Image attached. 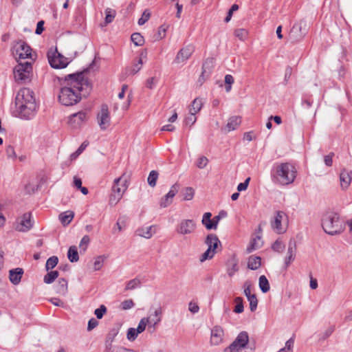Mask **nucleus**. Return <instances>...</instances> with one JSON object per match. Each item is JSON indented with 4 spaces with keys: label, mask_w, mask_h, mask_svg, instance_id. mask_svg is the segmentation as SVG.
Listing matches in <instances>:
<instances>
[{
    "label": "nucleus",
    "mask_w": 352,
    "mask_h": 352,
    "mask_svg": "<svg viewBox=\"0 0 352 352\" xmlns=\"http://www.w3.org/2000/svg\"><path fill=\"white\" fill-rule=\"evenodd\" d=\"M213 67V58H208L202 65V72L206 74V77H209Z\"/></svg>",
    "instance_id": "35"
},
{
    "label": "nucleus",
    "mask_w": 352,
    "mask_h": 352,
    "mask_svg": "<svg viewBox=\"0 0 352 352\" xmlns=\"http://www.w3.org/2000/svg\"><path fill=\"white\" fill-rule=\"evenodd\" d=\"M239 10V6L236 3H234L230 8L229 9L227 16H226L224 21L226 23H228L232 16L233 12Z\"/></svg>",
    "instance_id": "51"
},
{
    "label": "nucleus",
    "mask_w": 352,
    "mask_h": 352,
    "mask_svg": "<svg viewBox=\"0 0 352 352\" xmlns=\"http://www.w3.org/2000/svg\"><path fill=\"white\" fill-rule=\"evenodd\" d=\"M33 226V221H32V214L30 212H26L21 217L19 226L17 230L20 232H28Z\"/></svg>",
    "instance_id": "17"
},
{
    "label": "nucleus",
    "mask_w": 352,
    "mask_h": 352,
    "mask_svg": "<svg viewBox=\"0 0 352 352\" xmlns=\"http://www.w3.org/2000/svg\"><path fill=\"white\" fill-rule=\"evenodd\" d=\"M159 173L157 170H153L150 172L147 178V182L151 187H155L158 179Z\"/></svg>",
    "instance_id": "37"
},
{
    "label": "nucleus",
    "mask_w": 352,
    "mask_h": 352,
    "mask_svg": "<svg viewBox=\"0 0 352 352\" xmlns=\"http://www.w3.org/2000/svg\"><path fill=\"white\" fill-rule=\"evenodd\" d=\"M121 180L122 177H118L114 179L113 185L112 186V192L122 196L123 192L126 190L127 186H126V181L125 180L122 186L120 187V182Z\"/></svg>",
    "instance_id": "24"
},
{
    "label": "nucleus",
    "mask_w": 352,
    "mask_h": 352,
    "mask_svg": "<svg viewBox=\"0 0 352 352\" xmlns=\"http://www.w3.org/2000/svg\"><path fill=\"white\" fill-rule=\"evenodd\" d=\"M222 329L215 327L211 331V342L215 345L219 344L222 340Z\"/></svg>",
    "instance_id": "26"
},
{
    "label": "nucleus",
    "mask_w": 352,
    "mask_h": 352,
    "mask_svg": "<svg viewBox=\"0 0 352 352\" xmlns=\"http://www.w3.org/2000/svg\"><path fill=\"white\" fill-rule=\"evenodd\" d=\"M105 23L107 24L110 23L116 16V11L111 8H107L105 10Z\"/></svg>",
    "instance_id": "44"
},
{
    "label": "nucleus",
    "mask_w": 352,
    "mask_h": 352,
    "mask_svg": "<svg viewBox=\"0 0 352 352\" xmlns=\"http://www.w3.org/2000/svg\"><path fill=\"white\" fill-rule=\"evenodd\" d=\"M212 213L210 212H205L202 217L201 223L208 230H216L217 223L214 222L213 219H211Z\"/></svg>",
    "instance_id": "22"
},
{
    "label": "nucleus",
    "mask_w": 352,
    "mask_h": 352,
    "mask_svg": "<svg viewBox=\"0 0 352 352\" xmlns=\"http://www.w3.org/2000/svg\"><path fill=\"white\" fill-rule=\"evenodd\" d=\"M122 195H119L118 194L112 192L109 197V204L111 206H116L122 199Z\"/></svg>",
    "instance_id": "59"
},
{
    "label": "nucleus",
    "mask_w": 352,
    "mask_h": 352,
    "mask_svg": "<svg viewBox=\"0 0 352 352\" xmlns=\"http://www.w3.org/2000/svg\"><path fill=\"white\" fill-rule=\"evenodd\" d=\"M142 58H139L138 61L135 63H134L131 69L130 74H137L142 68Z\"/></svg>",
    "instance_id": "53"
},
{
    "label": "nucleus",
    "mask_w": 352,
    "mask_h": 352,
    "mask_svg": "<svg viewBox=\"0 0 352 352\" xmlns=\"http://www.w3.org/2000/svg\"><path fill=\"white\" fill-rule=\"evenodd\" d=\"M18 64L14 67L13 73L15 80L19 83H28L32 76V65L31 62L17 60Z\"/></svg>",
    "instance_id": "4"
},
{
    "label": "nucleus",
    "mask_w": 352,
    "mask_h": 352,
    "mask_svg": "<svg viewBox=\"0 0 352 352\" xmlns=\"http://www.w3.org/2000/svg\"><path fill=\"white\" fill-rule=\"evenodd\" d=\"M243 348L238 346L235 342H232L228 347L223 349V352H239Z\"/></svg>",
    "instance_id": "52"
},
{
    "label": "nucleus",
    "mask_w": 352,
    "mask_h": 352,
    "mask_svg": "<svg viewBox=\"0 0 352 352\" xmlns=\"http://www.w3.org/2000/svg\"><path fill=\"white\" fill-rule=\"evenodd\" d=\"M324 231L331 236L341 234L345 229V223L338 213L326 214L322 220Z\"/></svg>",
    "instance_id": "3"
},
{
    "label": "nucleus",
    "mask_w": 352,
    "mask_h": 352,
    "mask_svg": "<svg viewBox=\"0 0 352 352\" xmlns=\"http://www.w3.org/2000/svg\"><path fill=\"white\" fill-rule=\"evenodd\" d=\"M120 306L123 310H127V309H131L132 307H133L134 302H133V300L128 299V300H125L123 302H122Z\"/></svg>",
    "instance_id": "62"
},
{
    "label": "nucleus",
    "mask_w": 352,
    "mask_h": 352,
    "mask_svg": "<svg viewBox=\"0 0 352 352\" xmlns=\"http://www.w3.org/2000/svg\"><path fill=\"white\" fill-rule=\"evenodd\" d=\"M258 286L263 293H267L270 289V283L265 275H262L258 279Z\"/></svg>",
    "instance_id": "32"
},
{
    "label": "nucleus",
    "mask_w": 352,
    "mask_h": 352,
    "mask_svg": "<svg viewBox=\"0 0 352 352\" xmlns=\"http://www.w3.org/2000/svg\"><path fill=\"white\" fill-rule=\"evenodd\" d=\"M118 329H117V328L111 329L107 336V342H109L110 343H111L113 342V339L115 338V337L118 335Z\"/></svg>",
    "instance_id": "57"
},
{
    "label": "nucleus",
    "mask_w": 352,
    "mask_h": 352,
    "mask_svg": "<svg viewBox=\"0 0 352 352\" xmlns=\"http://www.w3.org/2000/svg\"><path fill=\"white\" fill-rule=\"evenodd\" d=\"M285 213L283 211H277L273 221H271V227L277 234H282L285 232L283 228L281 222Z\"/></svg>",
    "instance_id": "16"
},
{
    "label": "nucleus",
    "mask_w": 352,
    "mask_h": 352,
    "mask_svg": "<svg viewBox=\"0 0 352 352\" xmlns=\"http://www.w3.org/2000/svg\"><path fill=\"white\" fill-rule=\"evenodd\" d=\"M250 179V177H247L243 182L239 184L237 186V190L239 192L245 190L248 187Z\"/></svg>",
    "instance_id": "63"
},
{
    "label": "nucleus",
    "mask_w": 352,
    "mask_h": 352,
    "mask_svg": "<svg viewBox=\"0 0 352 352\" xmlns=\"http://www.w3.org/2000/svg\"><path fill=\"white\" fill-rule=\"evenodd\" d=\"M62 87L58 95L59 102L64 106H73L91 90V85L85 76V72H77L58 78Z\"/></svg>",
    "instance_id": "1"
},
{
    "label": "nucleus",
    "mask_w": 352,
    "mask_h": 352,
    "mask_svg": "<svg viewBox=\"0 0 352 352\" xmlns=\"http://www.w3.org/2000/svg\"><path fill=\"white\" fill-rule=\"evenodd\" d=\"M146 325H148V330H151V321H150V318H142L139 322L138 327L135 329L136 331L141 333L145 330Z\"/></svg>",
    "instance_id": "31"
},
{
    "label": "nucleus",
    "mask_w": 352,
    "mask_h": 352,
    "mask_svg": "<svg viewBox=\"0 0 352 352\" xmlns=\"http://www.w3.org/2000/svg\"><path fill=\"white\" fill-rule=\"evenodd\" d=\"M131 38L134 45L136 46H142L144 43V38L140 33L135 32L132 34Z\"/></svg>",
    "instance_id": "38"
},
{
    "label": "nucleus",
    "mask_w": 352,
    "mask_h": 352,
    "mask_svg": "<svg viewBox=\"0 0 352 352\" xmlns=\"http://www.w3.org/2000/svg\"><path fill=\"white\" fill-rule=\"evenodd\" d=\"M168 29V25L166 24H163L160 25L158 28L157 34H156V39L157 40H161L164 38L166 36V32Z\"/></svg>",
    "instance_id": "46"
},
{
    "label": "nucleus",
    "mask_w": 352,
    "mask_h": 352,
    "mask_svg": "<svg viewBox=\"0 0 352 352\" xmlns=\"http://www.w3.org/2000/svg\"><path fill=\"white\" fill-rule=\"evenodd\" d=\"M179 185L176 183L173 184L168 192L162 199L160 201V207L166 208L173 201V198L178 192Z\"/></svg>",
    "instance_id": "18"
},
{
    "label": "nucleus",
    "mask_w": 352,
    "mask_h": 352,
    "mask_svg": "<svg viewBox=\"0 0 352 352\" xmlns=\"http://www.w3.org/2000/svg\"><path fill=\"white\" fill-rule=\"evenodd\" d=\"M59 276L58 271H51L47 273L43 278V281L46 284L52 283Z\"/></svg>",
    "instance_id": "36"
},
{
    "label": "nucleus",
    "mask_w": 352,
    "mask_h": 352,
    "mask_svg": "<svg viewBox=\"0 0 352 352\" xmlns=\"http://www.w3.org/2000/svg\"><path fill=\"white\" fill-rule=\"evenodd\" d=\"M340 180L341 186L343 188H348V186H349V184H351V177L349 173L346 170H343L340 173Z\"/></svg>",
    "instance_id": "29"
},
{
    "label": "nucleus",
    "mask_w": 352,
    "mask_h": 352,
    "mask_svg": "<svg viewBox=\"0 0 352 352\" xmlns=\"http://www.w3.org/2000/svg\"><path fill=\"white\" fill-rule=\"evenodd\" d=\"M208 160L206 157L201 156L198 158L197 161V166L199 168H205L208 164Z\"/></svg>",
    "instance_id": "61"
},
{
    "label": "nucleus",
    "mask_w": 352,
    "mask_h": 352,
    "mask_svg": "<svg viewBox=\"0 0 352 352\" xmlns=\"http://www.w3.org/2000/svg\"><path fill=\"white\" fill-rule=\"evenodd\" d=\"M139 333L136 331L135 328H129L127 331L126 338L129 341L135 340Z\"/></svg>",
    "instance_id": "54"
},
{
    "label": "nucleus",
    "mask_w": 352,
    "mask_h": 352,
    "mask_svg": "<svg viewBox=\"0 0 352 352\" xmlns=\"http://www.w3.org/2000/svg\"><path fill=\"white\" fill-rule=\"evenodd\" d=\"M314 100L311 99V96H304L302 98V106L309 109L313 104Z\"/></svg>",
    "instance_id": "50"
},
{
    "label": "nucleus",
    "mask_w": 352,
    "mask_h": 352,
    "mask_svg": "<svg viewBox=\"0 0 352 352\" xmlns=\"http://www.w3.org/2000/svg\"><path fill=\"white\" fill-rule=\"evenodd\" d=\"M234 301L236 305L234 309V312H235L236 314L242 313L244 310L243 298L241 297H236L235 298Z\"/></svg>",
    "instance_id": "41"
},
{
    "label": "nucleus",
    "mask_w": 352,
    "mask_h": 352,
    "mask_svg": "<svg viewBox=\"0 0 352 352\" xmlns=\"http://www.w3.org/2000/svg\"><path fill=\"white\" fill-rule=\"evenodd\" d=\"M74 214L72 211L68 210L59 214V220L64 226L68 225L73 219Z\"/></svg>",
    "instance_id": "30"
},
{
    "label": "nucleus",
    "mask_w": 352,
    "mask_h": 352,
    "mask_svg": "<svg viewBox=\"0 0 352 352\" xmlns=\"http://www.w3.org/2000/svg\"><path fill=\"white\" fill-rule=\"evenodd\" d=\"M195 195V190L191 187H186L184 191V199L186 201L191 200Z\"/></svg>",
    "instance_id": "47"
},
{
    "label": "nucleus",
    "mask_w": 352,
    "mask_h": 352,
    "mask_svg": "<svg viewBox=\"0 0 352 352\" xmlns=\"http://www.w3.org/2000/svg\"><path fill=\"white\" fill-rule=\"evenodd\" d=\"M261 265V258L258 256H250L248 261V268L251 270H256Z\"/></svg>",
    "instance_id": "25"
},
{
    "label": "nucleus",
    "mask_w": 352,
    "mask_h": 352,
    "mask_svg": "<svg viewBox=\"0 0 352 352\" xmlns=\"http://www.w3.org/2000/svg\"><path fill=\"white\" fill-rule=\"evenodd\" d=\"M285 248L284 243L279 239H276L272 245V249L278 253L282 252Z\"/></svg>",
    "instance_id": "43"
},
{
    "label": "nucleus",
    "mask_w": 352,
    "mask_h": 352,
    "mask_svg": "<svg viewBox=\"0 0 352 352\" xmlns=\"http://www.w3.org/2000/svg\"><path fill=\"white\" fill-rule=\"evenodd\" d=\"M141 285L140 280L138 278H135L127 282L125 289L132 290L139 287Z\"/></svg>",
    "instance_id": "40"
},
{
    "label": "nucleus",
    "mask_w": 352,
    "mask_h": 352,
    "mask_svg": "<svg viewBox=\"0 0 352 352\" xmlns=\"http://www.w3.org/2000/svg\"><path fill=\"white\" fill-rule=\"evenodd\" d=\"M216 253L217 252L208 248V249L201 254L200 261L204 262L206 260L212 258Z\"/></svg>",
    "instance_id": "45"
},
{
    "label": "nucleus",
    "mask_w": 352,
    "mask_h": 352,
    "mask_svg": "<svg viewBox=\"0 0 352 352\" xmlns=\"http://www.w3.org/2000/svg\"><path fill=\"white\" fill-rule=\"evenodd\" d=\"M107 307L104 305H101L99 308L95 310L94 314L98 319H101L107 312Z\"/></svg>",
    "instance_id": "55"
},
{
    "label": "nucleus",
    "mask_w": 352,
    "mask_h": 352,
    "mask_svg": "<svg viewBox=\"0 0 352 352\" xmlns=\"http://www.w3.org/2000/svg\"><path fill=\"white\" fill-rule=\"evenodd\" d=\"M205 244L212 251L217 252L218 248H221V243L215 234H209L206 236Z\"/></svg>",
    "instance_id": "19"
},
{
    "label": "nucleus",
    "mask_w": 352,
    "mask_h": 352,
    "mask_svg": "<svg viewBox=\"0 0 352 352\" xmlns=\"http://www.w3.org/2000/svg\"><path fill=\"white\" fill-rule=\"evenodd\" d=\"M296 252V243L294 239H290L288 243L287 253L285 258L284 268L286 270L295 260Z\"/></svg>",
    "instance_id": "13"
},
{
    "label": "nucleus",
    "mask_w": 352,
    "mask_h": 352,
    "mask_svg": "<svg viewBox=\"0 0 352 352\" xmlns=\"http://www.w3.org/2000/svg\"><path fill=\"white\" fill-rule=\"evenodd\" d=\"M98 124L101 130H106L111 124V117L107 104L101 105L100 111L97 115Z\"/></svg>",
    "instance_id": "8"
},
{
    "label": "nucleus",
    "mask_w": 352,
    "mask_h": 352,
    "mask_svg": "<svg viewBox=\"0 0 352 352\" xmlns=\"http://www.w3.org/2000/svg\"><path fill=\"white\" fill-rule=\"evenodd\" d=\"M201 107H202L201 100L198 98H195L192 102L190 112H192L196 114L197 112H199L201 110Z\"/></svg>",
    "instance_id": "42"
},
{
    "label": "nucleus",
    "mask_w": 352,
    "mask_h": 352,
    "mask_svg": "<svg viewBox=\"0 0 352 352\" xmlns=\"http://www.w3.org/2000/svg\"><path fill=\"white\" fill-rule=\"evenodd\" d=\"M303 24L305 26L302 22L296 23L292 28L289 34V38L292 43L300 42L306 35L307 31L305 28H303Z\"/></svg>",
    "instance_id": "9"
},
{
    "label": "nucleus",
    "mask_w": 352,
    "mask_h": 352,
    "mask_svg": "<svg viewBox=\"0 0 352 352\" xmlns=\"http://www.w3.org/2000/svg\"><path fill=\"white\" fill-rule=\"evenodd\" d=\"M87 120V113L80 111L69 116V123L73 128L80 127Z\"/></svg>",
    "instance_id": "15"
},
{
    "label": "nucleus",
    "mask_w": 352,
    "mask_h": 352,
    "mask_svg": "<svg viewBox=\"0 0 352 352\" xmlns=\"http://www.w3.org/2000/svg\"><path fill=\"white\" fill-rule=\"evenodd\" d=\"M58 263V258L56 256H52L50 257L45 263V270L46 271H49L50 270H52L54 268Z\"/></svg>",
    "instance_id": "39"
},
{
    "label": "nucleus",
    "mask_w": 352,
    "mask_h": 352,
    "mask_svg": "<svg viewBox=\"0 0 352 352\" xmlns=\"http://www.w3.org/2000/svg\"><path fill=\"white\" fill-rule=\"evenodd\" d=\"M6 152L8 158L15 159L16 157L14 146L11 145L8 146Z\"/></svg>",
    "instance_id": "64"
},
{
    "label": "nucleus",
    "mask_w": 352,
    "mask_h": 352,
    "mask_svg": "<svg viewBox=\"0 0 352 352\" xmlns=\"http://www.w3.org/2000/svg\"><path fill=\"white\" fill-rule=\"evenodd\" d=\"M233 342L238 346L245 349L249 342V336L248 332L245 331L240 332Z\"/></svg>",
    "instance_id": "23"
},
{
    "label": "nucleus",
    "mask_w": 352,
    "mask_h": 352,
    "mask_svg": "<svg viewBox=\"0 0 352 352\" xmlns=\"http://www.w3.org/2000/svg\"><path fill=\"white\" fill-rule=\"evenodd\" d=\"M234 36L240 40L243 41L248 36V31L243 28L236 29L234 31Z\"/></svg>",
    "instance_id": "49"
},
{
    "label": "nucleus",
    "mask_w": 352,
    "mask_h": 352,
    "mask_svg": "<svg viewBox=\"0 0 352 352\" xmlns=\"http://www.w3.org/2000/svg\"><path fill=\"white\" fill-rule=\"evenodd\" d=\"M28 104L31 103H36L34 96V91L29 88L23 87L21 89L16 96L15 104Z\"/></svg>",
    "instance_id": "10"
},
{
    "label": "nucleus",
    "mask_w": 352,
    "mask_h": 352,
    "mask_svg": "<svg viewBox=\"0 0 352 352\" xmlns=\"http://www.w3.org/2000/svg\"><path fill=\"white\" fill-rule=\"evenodd\" d=\"M153 226H148L146 228H141L137 230L136 232L137 234L144 237L145 239H150L153 236V232H152Z\"/></svg>",
    "instance_id": "33"
},
{
    "label": "nucleus",
    "mask_w": 352,
    "mask_h": 352,
    "mask_svg": "<svg viewBox=\"0 0 352 352\" xmlns=\"http://www.w3.org/2000/svg\"><path fill=\"white\" fill-rule=\"evenodd\" d=\"M67 280L64 278H60L55 287L56 292L59 294H65L67 292Z\"/></svg>",
    "instance_id": "27"
},
{
    "label": "nucleus",
    "mask_w": 352,
    "mask_h": 352,
    "mask_svg": "<svg viewBox=\"0 0 352 352\" xmlns=\"http://www.w3.org/2000/svg\"><path fill=\"white\" fill-rule=\"evenodd\" d=\"M50 65L54 69H63L66 67L69 62L67 58L59 53L56 48L54 50L50 49L47 54Z\"/></svg>",
    "instance_id": "5"
},
{
    "label": "nucleus",
    "mask_w": 352,
    "mask_h": 352,
    "mask_svg": "<svg viewBox=\"0 0 352 352\" xmlns=\"http://www.w3.org/2000/svg\"><path fill=\"white\" fill-rule=\"evenodd\" d=\"M19 113V116L24 120H30L33 118L37 111L38 106L36 103L30 102L28 104H15Z\"/></svg>",
    "instance_id": "7"
},
{
    "label": "nucleus",
    "mask_w": 352,
    "mask_h": 352,
    "mask_svg": "<svg viewBox=\"0 0 352 352\" xmlns=\"http://www.w3.org/2000/svg\"><path fill=\"white\" fill-rule=\"evenodd\" d=\"M151 16V13L148 12V10H145L144 11V12L142 13V15L141 16V18H140L138 19V25H144L150 18Z\"/></svg>",
    "instance_id": "56"
},
{
    "label": "nucleus",
    "mask_w": 352,
    "mask_h": 352,
    "mask_svg": "<svg viewBox=\"0 0 352 352\" xmlns=\"http://www.w3.org/2000/svg\"><path fill=\"white\" fill-rule=\"evenodd\" d=\"M196 120L197 118L195 116V113L190 112V115L185 118L184 122L186 125L192 126L195 123Z\"/></svg>",
    "instance_id": "58"
},
{
    "label": "nucleus",
    "mask_w": 352,
    "mask_h": 352,
    "mask_svg": "<svg viewBox=\"0 0 352 352\" xmlns=\"http://www.w3.org/2000/svg\"><path fill=\"white\" fill-rule=\"evenodd\" d=\"M196 229V223L192 219H183L176 226V232L181 235L192 234Z\"/></svg>",
    "instance_id": "11"
},
{
    "label": "nucleus",
    "mask_w": 352,
    "mask_h": 352,
    "mask_svg": "<svg viewBox=\"0 0 352 352\" xmlns=\"http://www.w3.org/2000/svg\"><path fill=\"white\" fill-rule=\"evenodd\" d=\"M239 259L236 255H232L231 258L228 261L227 265V273L230 277H232L236 272L239 270Z\"/></svg>",
    "instance_id": "20"
},
{
    "label": "nucleus",
    "mask_w": 352,
    "mask_h": 352,
    "mask_svg": "<svg viewBox=\"0 0 352 352\" xmlns=\"http://www.w3.org/2000/svg\"><path fill=\"white\" fill-rule=\"evenodd\" d=\"M12 54L18 56L20 59L31 58L33 60L32 54V48L23 41L19 40L15 42L12 48Z\"/></svg>",
    "instance_id": "6"
},
{
    "label": "nucleus",
    "mask_w": 352,
    "mask_h": 352,
    "mask_svg": "<svg viewBox=\"0 0 352 352\" xmlns=\"http://www.w3.org/2000/svg\"><path fill=\"white\" fill-rule=\"evenodd\" d=\"M241 118L240 116H232L228 120L226 128L228 131H234L237 128V126L241 124Z\"/></svg>",
    "instance_id": "28"
},
{
    "label": "nucleus",
    "mask_w": 352,
    "mask_h": 352,
    "mask_svg": "<svg viewBox=\"0 0 352 352\" xmlns=\"http://www.w3.org/2000/svg\"><path fill=\"white\" fill-rule=\"evenodd\" d=\"M243 287L244 294L250 303V309L252 312H254L256 311L258 305V300L256 296V294L251 293L252 285L250 282H245Z\"/></svg>",
    "instance_id": "12"
},
{
    "label": "nucleus",
    "mask_w": 352,
    "mask_h": 352,
    "mask_svg": "<svg viewBox=\"0 0 352 352\" xmlns=\"http://www.w3.org/2000/svg\"><path fill=\"white\" fill-rule=\"evenodd\" d=\"M90 239L88 235H85L82 239L80 240L79 247L80 249H82L83 251H85L87 248V246L89 243Z\"/></svg>",
    "instance_id": "60"
},
{
    "label": "nucleus",
    "mask_w": 352,
    "mask_h": 352,
    "mask_svg": "<svg viewBox=\"0 0 352 352\" xmlns=\"http://www.w3.org/2000/svg\"><path fill=\"white\" fill-rule=\"evenodd\" d=\"M23 273L24 271L21 267L10 270L9 271V279L10 282L14 285H19L21 280Z\"/></svg>",
    "instance_id": "21"
},
{
    "label": "nucleus",
    "mask_w": 352,
    "mask_h": 352,
    "mask_svg": "<svg viewBox=\"0 0 352 352\" xmlns=\"http://www.w3.org/2000/svg\"><path fill=\"white\" fill-rule=\"evenodd\" d=\"M225 83H226V91L229 92L232 89V85L234 83V78L230 74H226L225 76Z\"/></svg>",
    "instance_id": "48"
},
{
    "label": "nucleus",
    "mask_w": 352,
    "mask_h": 352,
    "mask_svg": "<svg viewBox=\"0 0 352 352\" xmlns=\"http://www.w3.org/2000/svg\"><path fill=\"white\" fill-rule=\"evenodd\" d=\"M67 257L69 261L72 263L77 262L79 260L78 252L76 246H71L69 248Z\"/></svg>",
    "instance_id": "34"
},
{
    "label": "nucleus",
    "mask_w": 352,
    "mask_h": 352,
    "mask_svg": "<svg viewBox=\"0 0 352 352\" xmlns=\"http://www.w3.org/2000/svg\"><path fill=\"white\" fill-rule=\"evenodd\" d=\"M296 168L289 162L274 163L270 170L272 181L280 186L292 184L296 177Z\"/></svg>",
    "instance_id": "2"
},
{
    "label": "nucleus",
    "mask_w": 352,
    "mask_h": 352,
    "mask_svg": "<svg viewBox=\"0 0 352 352\" xmlns=\"http://www.w3.org/2000/svg\"><path fill=\"white\" fill-rule=\"evenodd\" d=\"M194 52V47L191 45H186L182 47L177 53L175 63H185Z\"/></svg>",
    "instance_id": "14"
}]
</instances>
